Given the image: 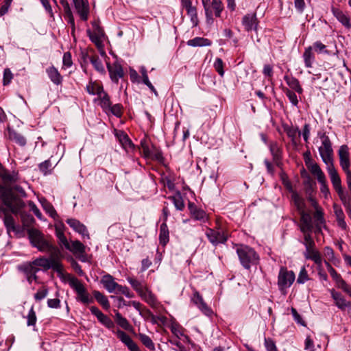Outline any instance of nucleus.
Returning a JSON list of instances; mask_svg holds the SVG:
<instances>
[{"mask_svg": "<svg viewBox=\"0 0 351 351\" xmlns=\"http://www.w3.org/2000/svg\"><path fill=\"white\" fill-rule=\"evenodd\" d=\"M192 300L206 315L209 316L213 313V311L207 306L198 291L194 292Z\"/></svg>", "mask_w": 351, "mask_h": 351, "instance_id": "obj_20", "label": "nucleus"}, {"mask_svg": "<svg viewBox=\"0 0 351 351\" xmlns=\"http://www.w3.org/2000/svg\"><path fill=\"white\" fill-rule=\"evenodd\" d=\"M318 136L321 140L318 150L323 162L326 166L333 164V149L329 137L325 133L321 132L318 133Z\"/></svg>", "mask_w": 351, "mask_h": 351, "instance_id": "obj_5", "label": "nucleus"}, {"mask_svg": "<svg viewBox=\"0 0 351 351\" xmlns=\"http://www.w3.org/2000/svg\"><path fill=\"white\" fill-rule=\"evenodd\" d=\"M98 99L99 100L100 106L106 112L107 109L109 108L112 104L109 95L103 90L101 94L98 95Z\"/></svg>", "mask_w": 351, "mask_h": 351, "instance_id": "obj_44", "label": "nucleus"}, {"mask_svg": "<svg viewBox=\"0 0 351 351\" xmlns=\"http://www.w3.org/2000/svg\"><path fill=\"white\" fill-rule=\"evenodd\" d=\"M114 293H121L128 298H132L134 296V294L130 291L128 287L120 285H118V287L116 288V291H114Z\"/></svg>", "mask_w": 351, "mask_h": 351, "instance_id": "obj_56", "label": "nucleus"}, {"mask_svg": "<svg viewBox=\"0 0 351 351\" xmlns=\"http://www.w3.org/2000/svg\"><path fill=\"white\" fill-rule=\"evenodd\" d=\"M338 288L341 289L344 292L351 296V287L342 278L337 283Z\"/></svg>", "mask_w": 351, "mask_h": 351, "instance_id": "obj_62", "label": "nucleus"}, {"mask_svg": "<svg viewBox=\"0 0 351 351\" xmlns=\"http://www.w3.org/2000/svg\"><path fill=\"white\" fill-rule=\"evenodd\" d=\"M295 274L288 271L286 267H281L278 277V286L281 291L289 288L295 280Z\"/></svg>", "mask_w": 351, "mask_h": 351, "instance_id": "obj_7", "label": "nucleus"}, {"mask_svg": "<svg viewBox=\"0 0 351 351\" xmlns=\"http://www.w3.org/2000/svg\"><path fill=\"white\" fill-rule=\"evenodd\" d=\"M299 214L300 215V230L304 234L305 241H309V232L311 231L313 228L311 216L306 211L299 213Z\"/></svg>", "mask_w": 351, "mask_h": 351, "instance_id": "obj_9", "label": "nucleus"}, {"mask_svg": "<svg viewBox=\"0 0 351 351\" xmlns=\"http://www.w3.org/2000/svg\"><path fill=\"white\" fill-rule=\"evenodd\" d=\"M88 59L97 71L100 73H105V69L102 62L97 55L88 56Z\"/></svg>", "mask_w": 351, "mask_h": 351, "instance_id": "obj_45", "label": "nucleus"}, {"mask_svg": "<svg viewBox=\"0 0 351 351\" xmlns=\"http://www.w3.org/2000/svg\"><path fill=\"white\" fill-rule=\"evenodd\" d=\"M285 132L289 138H291L293 144H297V140L301 135V132L298 128L287 127L285 128Z\"/></svg>", "mask_w": 351, "mask_h": 351, "instance_id": "obj_43", "label": "nucleus"}, {"mask_svg": "<svg viewBox=\"0 0 351 351\" xmlns=\"http://www.w3.org/2000/svg\"><path fill=\"white\" fill-rule=\"evenodd\" d=\"M63 66L66 68L71 67L73 64L71 54L69 52H66L63 55L62 58Z\"/></svg>", "mask_w": 351, "mask_h": 351, "instance_id": "obj_64", "label": "nucleus"}, {"mask_svg": "<svg viewBox=\"0 0 351 351\" xmlns=\"http://www.w3.org/2000/svg\"><path fill=\"white\" fill-rule=\"evenodd\" d=\"M174 206L178 210H182L184 208V203L183 199L180 193L172 197Z\"/></svg>", "mask_w": 351, "mask_h": 351, "instance_id": "obj_54", "label": "nucleus"}, {"mask_svg": "<svg viewBox=\"0 0 351 351\" xmlns=\"http://www.w3.org/2000/svg\"><path fill=\"white\" fill-rule=\"evenodd\" d=\"M333 211L336 217L337 225L343 230H346L347 225L345 221V215L340 206L335 204L333 205Z\"/></svg>", "mask_w": 351, "mask_h": 351, "instance_id": "obj_28", "label": "nucleus"}, {"mask_svg": "<svg viewBox=\"0 0 351 351\" xmlns=\"http://www.w3.org/2000/svg\"><path fill=\"white\" fill-rule=\"evenodd\" d=\"M308 280V276L307 271H306V268L304 267H303L300 271V274H299L298 279H297V282L299 284H303L305 282H306Z\"/></svg>", "mask_w": 351, "mask_h": 351, "instance_id": "obj_61", "label": "nucleus"}, {"mask_svg": "<svg viewBox=\"0 0 351 351\" xmlns=\"http://www.w3.org/2000/svg\"><path fill=\"white\" fill-rule=\"evenodd\" d=\"M139 295L152 307L155 308L158 306V302L156 296L148 287H147Z\"/></svg>", "mask_w": 351, "mask_h": 351, "instance_id": "obj_27", "label": "nucleus"}, {"mask_svg": "<svg viewBox=\"0 0 351 351\" xmlns=\"http://www.w3.org/2000/svg\"><path fill=\"white\" fill-rule=\"evenodd\" d=\"M118 335L121 341L128 347L130 351H141L138 345L125 332L119 331Z\"/></svg>", "mask_w": 351, "mask_h": 351, "instance_id": "obj_23", "label": "nucleus"}, {"mask_svg": "<svg viewBox=\"0 0 351 351\" xmlns=\"http://www.w3.org/2000/svg\"><path fill=\"white\" fill-rule=\"evenodd\" d=\"M326 169L333 188L337 193L341 200L343 201L346 197L341 186V180L336 169L335 168L334 164L327 165Z\"/></svg>", "mask_w": 351, "mask_h": 351, "instance_id": "obj_8", "label": "nucleus"}, {"mask_svg": "<svg viewBox=\"0 0 351 351\" xmlns=\"http://www.w3.org/2000/svg\"><path fill=\"white\" fill-rule=\"evenodd\" d=\"M104 288L109 292L113 293L116 291V288L118 287V283L114 280L112 276L108 274L105 275L101 280Z\"/></svg>", "mask_w": 351, "mask_h": 351, "instance_id": "obj_31", "label": "nucleus"}, {"mask_svg": "<svg viewBox=\"0 0 351 351\" xmlns=\"http://www.w3.org/2000/svg\"><path fill=\"white\" fill-rule=\"evenodd\" d=\"M75 8L82 21H87L89 14V3L88 0H73Z\"/></svg>", "mask_w": 351, "mask_h": 351, "instance_id": "obj_16", "label": "nucleus"}, {"mask_svg": "<svg viewBox=\"0 0 351 351\" xmlns=\"http://www.w3.org/2000/svg\"><path fill=\"white\" fill-rule=\"evenodd\" d=\"M42 205L44 210L49 215L50 217L55 218L57 216V213L53 206L46 200L42 202Z\"/></svg>", "mask_w": 351, "mask_h": 351, "instance_id": "obj_53", "label": "nucleus"}, {"mask_svg": "<svg viewBox=\"0 0 351 351\" xmlns=\"http://www.w3.org/2000/svg\"><path fill=\"white\" fill-rule=\"evenodd\" d=\"M186 43L189 46L195 47L210 46L212 42L208 38L202 37H195L193 39L189 40Z\"/></svg>", "mask_w": 351, "mask_h": 351, "instance_id": "obj_39", "label": "nucleus"}, {"mask_svg": "<svg viewBox=\"0 0 351 351\" xmlns=\"http://www.w3.org/2000/svg\"><path fill=\"white\" fill-rule=\"evenodd\" d=\"M13 78V75L10 69H5L3 71V84L4 86L9 84Z\"/></svg>", "mask_w": 351, "mask_h": 351, "instance_id": "obj_63", "label": "nucleus"}, {"mask_svg": "<svg viewBox=\"0 0 351 351\" xmlns=\"http://www.w3.org/2000/svg\"><path fill=\"white\" fill-rule=\"evenodd\" d=\"M330 293L338 308L345 310L347 307L350 306V302H347L340 293L335 291L334 289H332Z\"/></svg>", "mask_w": 351, "mask_h": 351, "instance_id": "obj_29", "label": "nucleus"}, {"mask_svg": "<svg viewBox=\"0 0 351 351\" xmlns=\"http://www.w3.org/2000/svg\"><path fill=\"white\" fill-rule=\"evenodd\" d=\"M40 171L44 175L50 173L51 171V163L49 160H46L38 165Z\"/></svg>", "mask_w": 351, "mask_h": 351, "instance_id": "obj_52", "label": "nucleus"}, {"mask_svg": "<svg viewBox=\"0 0 351 351\" xmlns=\"http://www.w3.org/2000/svg\"><path fill=\"white\" fill-rule=\"evenodd\" d=\"M3 223L10 237H12V233H13L16 237V238L21 237L22 231L21 230L19 226L15 225L13 217L10 215L8 212L5 213Z\"/></svg>", "mask_w": 351, "mask_h": 351, "instance_id": "obj_12", "label": "nucleus"}, {"mask_svg": "<svg viewBox=\"0 0 351 351\" xmlns=\"http://www.w3.org/2000/svg\"><path fill=\"white\" fill-rule=\"evenodd\" d=\"M116 136L121 146L126 152L134 150V145L126 133L123 131H119L116 134Z\"/></svg>", "mask_w": 351, "mask_h": 351, "instance_id": "obj_22", "label": "nucleus"}, {"mask_svg": "<svg viewBox=\"0 0 351 351\" xmlns=\"http://www.w3.org/2000/svg\"><path fill=\"white\" fill-rule=\"evenodd\" d=\"M128 281L138 295H140L147 287V284L145 282H141L133 278H128Z\"/></svg>", "mask_w": 351, "mask_h": 351, "instance_id": "obj_42", "label": "nucleus"}, {"mask_svg": "<svg viewBox=\"0 0 351 351\" xmlns=\"http://www.w3.org/2000/svg\"><path fill=\"white\" fill-rule=\"evenodd\" d=\"M189 208L192 217L199 221H205L207 220V215L202 209L197 208L193 204H189Z\"/></svg>", "mask_w": 351, "mask_h": 351, "instance_id": "obj_32", "label": "nucleus"}, {"mask_svg": "<svg viewBox=\"0 0 351 351\" xmlns=\"http://www.w3.org/2000/svg\"><path fill=\"white\" fill-rule=\"evenodd\" d=\"M285 93L290 102L293 106H297L298 104V100L296 94L293 91L287 88L285 90Z\"/></svg>", "mask_w": 351, "mask_h": 351, "instance_id": "obj_60", "label": "nucleus"}, {"mask_svg": "<svg viewBox=\"0 0 351 351\" xmlns=\"http://www.w3.org/2000/svg\"><path fill=\"white\" fill-rule=\"evenodd\" d=\"M338 156L339 158V165L343 171L350 170V154L348 145H343L339 147Z\"/></svg>", "mask_w": 351, "mask_h": 351, "instance_id": "obj_13", "label": "nucleus"}, {"mask_svg": "<svg viewBox=\"0 0 351 351\" xmlns=\"http://www.w3.org/2000/svg\"><path fill=\"white\" fill-rule=\"evenodd\" d=\"M93 30L88 29L87 34L90 40L97 46L99 49L101 56H105L106 52L104 50L103 38L104 37V32L102 28L99 25L97 22L93 21L92 23Z\"/></svg>", "mask_w": 351, "mask_h": 351, "instance_id": "obj_6", "label": "nucleus"}, {"mask_svg": "<svg viewBox=\"0 0 351 351\" xmlns=\"http://www.w3.org/2000/svg\"><path fill=\"white\" fill-rule=\"evenodd\" d=\"M212 8L215 12V16L219 17L223 10V5L221 0H212Z\"/></svg>", "mask_w": 351, "mask_h": 351, "instance_id": "obj_50", "label": "nucleus"}, {"mask_svg": "<svg viewBox=\"0 0 351 351\" xmlns=\"http://www.w3.org/2000/svg\"><path fill=\"white\" fill-rule=\"evenodd\" d=\"M237 252L241 265L247 269L258 263L259 256L254 250L247 245H237Z\"/></svg>", "mask_w": 351, "mask_h": 351, "instance_id": "obj_4", "label": "nucleus"}, {"mask_svg": "<svg viewBox=\"0 0 351 351\" xmlns=\"http://www.w3.org/2000/svg\"><path fill=\"white\" fill-rule=\"evenodd\" d=\"M182 5L186 9L187 14L190 16L193 27L198 25L197 9L192 5L191 0H181Z\"/></svg>", "mask_w": 351, "mask_h": 351, "instance_id": "obj_18", "label": "nucleus"}, {"mask_svg": "<svg viewBox=\"0 0 351 351\" xmlns=\"http://www.w3.org/2000/svg\"><path fill=\"white\" fill-rule=\"evenodd\" d=\"M284 80L291 88L295 90L299 94L302 93L303 89L297 78L293 76L285 75Z\"/></svg>", "mask_w": 351, "mask_h": 351, "instance_id": "obj_38", "label": "nucleus"}, {"mask_svg": "<svg viewBox=\"0 0 351 351\" xmlns=\"http://www.w3.org/2000/svg\"><path fill=\"white\" fill-rule=\"evenodd\" d=\"M27 325L28 326H34L36 323V312L34 309V306H32L30 310L29 311L28 315L27 316Z\"/></svg>", "mask_w": 351, "mask_h": 351, "instance_id": "obj_51", "label": "nucleus"}, {"mask_svg": "<svg viewBox=\"0 0 351 351\" xmlns=\"http://www.w3.org/2000/svg\"><path fill=\"white\" fill-rule=\"evenodd\" d=\"M0 178L5 182H15L19 180V174L16 171L10 173L5 169L3 168L2 165L0 163Z\"/></svg>", "mask_w": 351, "mask_h": 351, "instance_id": "obj_26", "label": "nucleus"}, {"mask_svg": "<svg viewBox=\"0 0 351 351\" xmlns=\"http://www.w3.org/2000/svg\"><path fill=\"white\" fill-rule=\"evenodd\" d=\"M90 311L92 314L97 317L98 321L106 328L110 329L114 327V325L112 319L104 315L97 307L95 306H90Z\"/></svg>", "mask_w": 351, "mask_h": 351, "instance_id": "obj_17", "label": "nucleus"}, {"mask_svg": "<svg viewBox=\"0 0 351 351\" xmlns=\"http://www.w3.org/2000/svg\"><path fill=\"white\" fill-rule=\"evenodd\" d=\"M107 111L110 112L113 115L120 117L122 115V106L121 104L110 105V107L107 109Z\"/></svg>", "mask_w": 351, "mask_h": 351, "instance_id": "obj_58", "label": "nucleus"}, {"mask_svg": "<svg viewBox=\"0 0 351 351\" xmlns=\"http://www.w3.org/2000/svg\"><path fill=\"white\" fill-rule=\"evenodd\" d=\"M107 69L110 77L114 83L118 84L119 79L124 76L123 67L118 60H116L112 64L107 63Z\"/></svg>", "mask_w": 351, "mask_h": 351, "instance_id": "obj_11", "label": "nucleus"}, {"mask_svg": "<svg viewBox=\"0 0 351 351\" xmlns=\"http://www.w3.org/2000/svg\"><path fill=\"white\" fill-rule=\"evenodd\" d=\"M18 269L24 273L25 276L30 274H36L40 270L38 267H36L33 262H27L19 265Z\"/></svg>", "mask_w": 351, "mask_h": 351, "instance_id": "obj_34", "label": "nucleus"}, {"mask_svg": "<svg viewBox=\"0 0 351 351\" xmlns=\"http://www.w3.org/2000/svg\"><path fill=\"white\" fill-rule=\"evenodd\" d=\"M169 229L165 222L162 223L160 227V241H169Z\"/></svg>", "mask_w": 351, "mask_h": 351, "instance_id": "obj_49", "label": "nucleus"}, {"mask_svg": "<svg viewBox=\"0 0 351 351\" xmlns=\"http://www.w3.org/2000/svg\"><path fill=\"white\" fill-rule=\"evenodd\" d=\"M8 136L11 141L15 142L19 145L21 147L25 146L27 141L25 136L21 134L18 133L14 130H8Z\"/></svg>", "mask_w": 351, "mask_h": 351, "instance_id": "obj_36", "label": "nucleus"}, {"mask_svg": "<svg viewBox=\"0 0 351 351\" xmlns=\"http://www.w3.org/2000/svg\"><path fill=\"white\" fill-rule=\"evenodd\" d=\"M28 236L30 241H45L41 232L36 228L29 229Z\"/></svg>", "mask_w": 351, "mask_h": 351, "instance_id": "obj_48", "label": "nucleus"}, {"mask_svg": "<svg viewBox=\"0 0 351 351\" xmlns=\"http://www.w3.org/2000/svg\"><path fill=\"white\" fill-rule=\"evenodd\" d=\"M93 295L97 302L99 303L104 309L108 310L110 308V302L106 295L97 290L93 291Z\"/></svg>", "mask_w": 351, "mask_h": 351, "instance_id": "obj_40", "label": "nucleus"}, {"mask_svg": "<svg viewBox=\"0 0 351 351\" xmlns=\"http://www.w3.org/2000/svg\"><path fill=\"white\" fill-rule=\"evenodd\" d=\"M32 244L33 247L42 252L48 254L50 256L49 259L38 258L32 261L36 267L52 268L58 273L62 272L63 267L60 261L63 256L60 250L62 245H53L52 243H32Z\"/></svg>", "mask_w": 351, "mask_h": 351, "instance_id": "obj_1", "label": "nucleus"}, {"mask_svg": "<svg viewBox=\"0 0 351 351\" xmlns=\"http://www.w3.org/2000/svg\"><path fill=\"white\" fill-rule=\"evenodd\" d=\"M115 313V322L116 323L124 330H130L131 328V325L129 322L123 317L121 314L118 311H114Z\"/></svg>", "mask_w": 351, "mask_h": 351, "instance_id": "obj_46", "label": "nucleus"}, {"mask_svg": "<svg viewBox=\"0 0 351 351\" xmlns=\"http://www.w3.org/2000/svg\"><path fill=\"white\" fill-rule=\"evenodd\" d=\"M139 339L141 343L149 350L154 351L155 350V345L152 340V339L147 335L139 333L138 335Z\"/></svg>", "mask_w": 351, "mask_h": 351, "instance_id": "obj_47", "label": "nucleus"}, {"mask_svg": "<svg viewBox=\"0 0 351 351\" xmlns=\"http://www.w3.org/2000/svg\"><path fill=\"white\" fill-rule=\"evenodd\" d=\"M305 162L307 168L313 175L316 176L317 180H323L324 178L326 176L319 166L316 162H311L310 159L308 161L306 160Z\"/></svg>", "mask_w": 351, "mask_h": 351, "instance_id": "obj_30", "label": "nucleus"}, {"mask_svg": "<svg viewBox=\"0 0 351 351\" xmlns=\"http://www.w3.org/2000/svg\"><path fill=\"white\" fill-rule=\"evenodd\" d=\"M69 286L76 293L75 300L85 306L94 302L93 298L88 293L85 285L76 277H71L68 280Z\"/></svg>", "mask_w": 351, "mask_h": 351, "instance_id": "obj_3", "label": "nucleus"}, {"mask_svg": "<svg viewBox=\"0 0 351 351\" xmlns=\"http://www.w3.org/2000/svg\"><path fill=\"white\" fill-rule=\"evenodd\" d=\"M291 199L293 202V204L296 207L298 213H302L303 211H305V200L297 191L292 192Z\"/></svg>", "mask_w": 351, "mask_h": 351, "instance_id": "obj_35", "label": "nucleus"}, {"mask_svg": "<svg viewBox=\"0 0 351 351\" xmlns=\"http://www.w3.org/2000/svg\"><path fill=\"white\" fill-rule=\"evenodd\" d=\"M314 219L317 226H321L324 223V213L322 208H317L314 213Z\"/></svg>", "mask_w": 351, "mask_h": 351, "instance_id": "obj_55", "label": "nucleus"}, {"mask_svg": "<svg viewBox=\"0 0 351 351\" xmlns=\"http://www.w3.org/2000/svg\"><path fill=\"white\" fill-rule=\"evenodd\" d=\"M306 250L304 252V257L314 261L318 266H321L322 258L319 251L315 247L314 243H305Z\"/></svg>", "mask_w": 351, "mask_h": 351, "instance_id": "obj_14", "label": "nucleus"}, {"mask_svg": "<svg viewBox=\"0 0 351 351\" xmlns=\"http://www.w3.org/2000/svg\"><path fill=\"white\" fill-rule=\"evenodd\" d=\"M214 68L219 75L223 76V62L221 58H217L215 59L214 62Z\"/></svg>", "mask_w": 351, "mask_h": 351, "instance_id": "obj_59", "label": "nucleus"}, {"mask_svg": "<svg viewBox=\"0 0 351 351\" xmlns=\"http://www.w3.org/2000/svg\"><path fill=\"white\" fill-rule=\"evenodd\" d=\"M66 222L74 231L81 234L82 239H90L86 227L80 221L71 218L67 219Z\"/></svg>", "mask_w": 351, "mask_h": 351, "instance_id": "obj_15", "label": "nucleus"}, {"mask_svg": "<svg viewBox=\"0 0 351 351\" xmlns=\"http://www.w3.org/2000/svg\"><path fill=\"white\" fill-rule=\"evenodd\" d=\"M311 47H313V49H315V51L318 53H328V51L326 49V46L321 41L315 42Z\"/></svg>", "mask_w": 351, "mask_h": 351, "instance_id": "obj_57", "label": "nucleus"}, {"mask_svg": "<svg viewBox=\"0 0 351 351\" xmlns=\"http://www.w3.org/2000/svg\"><path fill=\"white\" fill-rule=\"evenodd\" d=\"M332 12L336 19L347 29L351 28L350 19L347 14L338 8H332Z\"/></svg>", "mask_w": 351, "mask_h": 351, "instance_id": "obj_25", "label": "nucleus"}, {"mask_svg": "<svg viewBox=\"0 0 351 351\" xmlns=\"http://www.w3.org/2000/svg\"><path fill=\"white\" fill-rule=\"evenodd\" d=\"M269 150L273 156V160L277 166L281 164L282 151L276 143H271L269 145Z\"/></svg>", "mask_w": 351, "mask_h": 351, "instance_id": "obj_33", "label": "nucleus"}, {"mask_svg": "<svg viewBox=\"0 0 351 351\" xmlns=\"http://www.w3.org/2000/svg\"><path fill=\"white\" fill-rule=\"evenodd\" d=\"M64 247L71 251L73 255L82 262L86 261L85 246L83 243H62Z\"/></svg>", "mask_w": 351, "mask_h": 351, "instance_id": "obj_10", "label": "nucleus"}, {"mask_svg": "<svg viewBox=\"0 0 351 351\" xmlns=\"http://www.w3.org/2000/svg\"><path fill=\"white\" fill-rule=\"evenodd\" d=\"M206 235L210 241H226L229 239L228 232L221 229L217 230L209 229Z\"/></svg>", "mask_w": 351, "mask_h": 351, "instance_id": "obj_19", "label": "nucleus"}, {"mask_svg": "<svg viewBox=\"0 0 351 351\" xmlns=\"http://www.w3.org/2000/svg\"><path fill=\"white\" fill-rule=\"evenodd\" d=\"M242 24L246 31L256 30L257 19L255 14H247L242 19Z\"/></svg>", "mask_w": 351, "mask_h": 351, "instance_id": "obj_21", "label": "nucleus"}, {"mask_svg": "<svg viewBox=\"0 0 351 351\" xmlns=\"http://www.w3.org/2000/svg\"><path fill=\"white\" fill-rule=\"evenodd\" d=\"M302 58L304 59V64L306 68H311L315 61V56L313 53V47H308L305 48L303 53Z\"/></svg>", "mask_w": 351, "mask_h": 351, "instance_id": "obj_37", "label": "nucleus"}, {"mask_svg": "<svg viewBox=\"0 0 351 351\" xmlns=\"http://www.w3.org/2000/svg\"><path fill=\"white\" fill-rule=\"evenodd\" d=\"M0 198L3 204L14 214H17L25 206V204L18 198L10 188H0Z\"/></svg>", "mask_w": 351, "mask_h": 351, "instance_id": "obj_2", "label": "nucleus"}, {"mask_svg": "<svg viewBox=\"0 0 351 351\" xmlns=\"http://www.w3.org/2000/svg\"><path fill=\"white\" fill-rule=\"evenodd\" d=\"M46 73L50 79V80L56 85L58 86L62 83L63 77L58 71V70L54 66H51L46 69Z\"/></svg>", "mask_w": 351, "mask_h": 351, "instance_id": "obj_24", "label": "nucleus"}, {"mask_svg": "<svg viewBox=\"0 0 351 351\" xmlns=\"http://www.w3.org/2000/svg\"><path fill=\"white\" fill-rule=\"evenodd\" d=\"M87 93L91 95H99L104 90L103 86L95 82H90L86 87Z\"/></svg>", "mask_w": 351, "mask_h": 351, "instance_id": "obj_41", "label": "nucleus"}]
</instances>
